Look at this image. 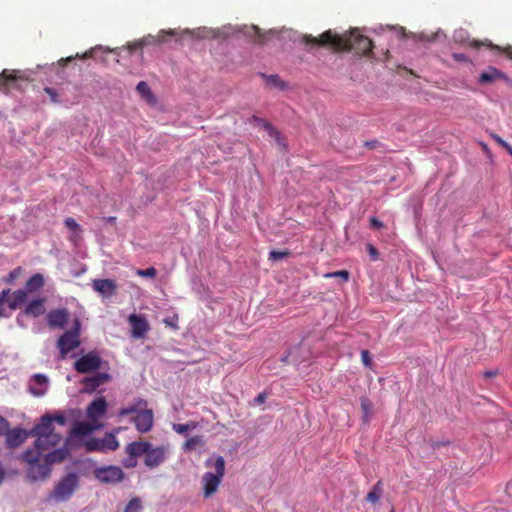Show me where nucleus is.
<instances>
[{
	"mask_svg": "<svg viewBox=\"0 0 512 512\" xmlns=\"http://www.w3.org/2000/svg\"><path fill=\"white\" fill-rule=\"evenodd\" d=\"M361 410L363 413L362 419L364 423H368L372 416L373 404L368 397L362 396L360 398Z\"/></svg>",
	"mask_w": 512,
	"mask_h": 512,
	"instance_id": "bb28decb",
	"label": "nucleus"
},
{
	"mask_svg": "<svg viewBox=\"0 0 512 512\" xmlns=\"http://www.w3.org/2000/svg\"><path fill=\"white\" fill-rule=\"evenodd\" d=\"M136 90L146 100H152L154 98L149 85L145 81H140L136 86Z\"/></svg>",
	"mask_w": 512,
	"mask_h": 512,
	"instance_id": "2f4dec72",
	"label": "nucleus"
},
{
	"mask_svg": "<svg viewBox=\"0 0 512 512\" xmlns=\"http://www.w3.org/2000/svg\"><path fill=\"white\" fill-rule=\"evenodd\" d=\"M28 293L25 290L19 289L13 292L12 298L9 301V308L12 310L17 309L26 302Z\"/></svg>",
	"mask_w": 512,
	"mask_h": 512,
	"instance_id": "393cba45",
	"label": "nucleus"
},
{
	"mask_svg": "<svg viewBox=\"0 0 512 512\" xmlns=\"http://www.w3.org/2000/svg\"><path fill=\"white\" fill-rule=\"evenodd\" d=\"M177 321H178V316H177V315H175V316H173V317H171V318H165V319L163 320V322H164L167 326H170V327H172V328H174V329H177V328H178V327H177V325H176V322H177Z\"/></svg>",
	"mask_w": 512,
	"mask_h": 512,
	"instance_id": "09e8293b",
	"label": "nucleus"
},
{
	"mask_svg": "<svg viewBox=\"0 0 512 512\" xmlns=\"http://www.w3.org/2000/svg\"><path fill=\"white\" fill-rule=\"evenodd\" d=\"M24 77L19 70L4 69L0 73V91L8 94L11 89L18 88V82Z\"/></svg>",
	"mask_w": 512,
	"mask_h": 512,
	"instance_id": "1a4fd4ad",
	"label": "nucleus"
},
{
	"mask_svg": "<svg viewBox=\"0 0 512 512\" xmlns=\"http://www.w3.org/2000/svg\"><path fill=\"white\" fill-rule=\"evenodd\" d=\"M197 427L196 422H189L186 424H173V430L178 434H184L190 429H195Z\"/></svg>",
	"mask_w": 512,
	"mask_h": 512,
	"instance_id": "473e14b6",
	"label": "nucleus"
},
{
	"mask_svg": "<svg viewBox=\"0 0 512 512\" xmlns=\"http://www.w3.org/2000/svg\"><path fill=\"white\" fill-rule=\"evenodd\" d=\"M383 494V482L381 480L372 487L371 491L366 495L365 500L371 504H377Z\"/></svg>",
	"mask_w": 512,
	"mask_h": 512,
	"instance_id": "a878e982",
	"label": "nucleus"
},
{
	"mask_svg": "<svg viewBox=\"0 0 512 512\" xmlns=\"http://www.w3.org/2000/svg\"><path fill=\"white\" fill-rule=\"evenodd\" d=\"M128 48L131 52L138 50L139 48L137 47V41H134L133 43H129Z\"/></svg>",
	"mask_w": 512,
	"mask_h": 512,
	"instance_id": "13d9d810",
	"label": "nucleus"
},
{
	"mask_svg": "<svg viewBox=\"0 0 512 512\" xmlns=\"http://www.w3.org/2000/svg\"><path fill=\"white\" fill-rule=\"evenodd\" d=\"M147 405V402L144 400V399H137L135 403L127 406V407H123L119 410L118 412V416L119 417H125V416H128V415H131L133 413H136L142 409L143 407H146Z\"/></svg>",
	"mask_w": 512,
	"mask_h": 512,
	"instance_id": "b1692460",
	"label": "nucleus"
},
{
	"mask_svg": "<svg viewBox=\"0 0 512 512\" xmlns=\"http://www.w3.org/2000/svg\"><path fill=\"white\" fill-rule=\"evenodd\" d=\"M136 274L141 277L154 278L157 274V270L154 267H149L147 269H138Z\"/></svg>",
	"mask_w": 512,
	"mask_h": 512,
	"instance_id": "58836bf2",
	"label": "nucleus"
},
{
	"mask_svg": "<svg viewBox=\"0 0 512 512\" xmlns=\"http://www.w3.org/2000/svg\"><path fill=\"white\" fill-rule=\"evenodd\" d=\"M176 31L173 29L170 30H161L157 36L147 35L139 40H137V47L143 48L147 45H153L157 43H162L166 41V36H175Z\"/></svg>",
	"mask_w": 512,
	"mask_h": 512,
	"instance_id": "dca6fc26",
	"label": "nucleus"
},
{
	"mask_svg": "<svg viewBox=\"0 0 512 512\" xmlns=\"http://www.w3.org/2000/svg\"><path fill=\"white\" fill-rule=\"evenodd\" d=\"M88 451H115L119 448V442L112 433H107L103 438H94L86 443Z\"/></svg>",
	"mask_w": 512,
	"mask_h": 512,
	"instance_id": "0eeeda50",
	"label": "nucleus"
},
{
	"mask_svg": "<svg viewBox=\"0 0 512 512\" xmlns=\"http://www.w3.org/2000/svg\"><path fill=\"white\" fill-rule=\"evenodd\" d=\"M22 274V268L21 267H16L15 269H13L8 277L6 278V282L7 283H11L13 282L15 279H17L20 275Z\"/></svg>",
	"mask_w": 512,
	"mask_h": 512,
	"instance_id": "79ce46f5",
	"label": "nucleus"
},
{
	"mask_svg": "<svg viewBox=\"0 0 512 512\" xmlns=\"http://www.w3.org/2000/svg\"><path fill=\"white\" fill-rule=\"evenodd\" d=\"M69 317L70 313L67 308L52 309L47 314V324L51 329H63Z\"/></svg>",
	"mask_w": 512,
	"mask_h": 512,
	"instance_id": "ddd939ff",
	"label": "nucleus"
},
{
	"mask_svg": "<svg viewBox=\"0 0 512 512\" xmlns=\"http://www.w3.org/2000/svg\"><path fill=\"white\" fill-rule=\"evenodd\" d=\"M66 454L67 453L65 450L56 449V450L48 452L45 455V461L47 462V464H50V465L53 463H56V462H61L65 459Z\"/></svg>",
	"mask_w": 512,
	"mask_h": 512,
	"instance_id": "c756f323",
	"label": "nucleus"
},
{
	"mask_svg": "<svg viewBox=\"0 0 512 512\" xmlns=\"http://www.w3.org/2000/svg\"><path fill=\"white\" fill-rule=\"evenodd\" d=\"M49 416L52 418V422L56 421L60 425H65L66 424V418L62 414H58V415H56L54 417L51 416V415H49Z\"/></svg>",
	"mask_w": 512,
	"mask_h": 512,
	"instance_id": "603ef678",
	"label": "nucleus"
},
{
	"mask_svg": "<svg viewBox=\"0 0 512 512\" xmlns=\"http://www.w3.org/2000/svg\"><path fill=\"white\" fill-rule=\"evenodd\" d=\"M64 224L65 226L73 231V232H77V233H81L82 232V229L80 227V225L76 222V220L72 217H67L65 220H64Z\"/></svg>",
	"mask_w": 512,
	"mask_h": 512,
	"instance_id": "e433bc0d",
	"label": "nucleus"
},
{
	"mask_svg": "<svg viewBox=\"0 0 512 512\" xmlns=\"http://www.w3.org/2000/svg\"><path fill=\"white\" fill-rule=\"evenodd\" d=\"M80 329V321L79 319H75L72 328L64 332L59 337L57 347L59 349L61 359H65L69 352L80 346Z\"/></svg>",
	"mask_w": 512,
	"mask_h": 512,
	"instance_id": "39448f33",
	"label": "nucleus"
},
{
	"mask_svg": "<svg viewBox=\"0 0 512 512\" xmlns=\"http://www.w3.org/2000/svg\"><path fill=\"white\" fill-rule=\"evenodd\" d=\"M45 300L43 298L33 299L25 308V314L33 317H39L45 312Z\"/></svg>",
	"mask_w": 512,
	"mask_h": 512,
	"instance_id": "aec40b11",
	"label": "nucleus"
},
{
	"mask_svg": "<svg viewBox=\"0 0 512 512\" xmlns=\"http://www.w3.org/2000/svg\"><path fill=\"white\" fill-rule=\"evenodd\" d=\"M504 77V74L498 69L491 67L488 71L482 72L479 76L481 84H489Z\"/></svg>",
	"mask_w": 512,
	"mask_h": 512,
	"instance_id": "4be33fe9",
	"label": "nucleus"
},
{
	"mask_svg": "<svg viewBox=\"0 0 512 512\" xmlns=\"http://www.w3.org/2000/svg\"><path fill=\"white\" fill-rule=\"evenodd\" d=\"M367 249H368V252H369L370 256H371L373 259H376V258H377V256H378V251H377V249H376L373 245H371V244H368V245H367Z\"/></svg>",
	"mask_w": 512,
	"mask_h": 512,
	"instance_id": "5fc2aeb1",
	"label": "nucleus"
},
{
	"mask_svg": "<svg viewBox=\"0 0 512 512\" xmlns=\"http://www.w3.org/2000/svg\"><path fill=\"white\" fill-rule=\"evenodd\" d=\"M30 391H31V393H32L33 395H35V396H41V395H43V394H44V392H45L44 390H37V389H35V388H33V387H30Z\"/></svg>",
	"mask_w": 512,
	"mask_h": 512,
	"instance_id": "4d7b16f0",
	"label": "nucleus"
},
{
	"mask_svg": "<svg viewBox=\"0 0 512 512\" xmlns=\"http://www.w3.org/2000/svg\"><path fill=\"white\" fill-rule=\"evenodd\" d=\"M122 464L126 468H135L137 466V458L135 456L128 455V457L122 461Z\"/></svg>",
	"mask_w": 512,
	"mask_h": 512,
	"instance_id": "37998d69",
	"label": "nucleus"
},
{
	"mask_svg": "<svg viewBox=\"0 0 512 512\" xmlns=\"http://www.w3.org/2000/svg\"><path fill=\"white\" fill-rule=\"evenodd\" d=\"M503 52L509 57L512 59V47L511 46H508L506 47Z\"/></svg>",
	"mask_w": 512,
	"mask_h": 512,
	"instance_id": "052dcab7",
	"label": "nucleus"
},
{
	"mask_svg": "<svg viewBox=\"0 0 512 512\" xmlns=\"http://www.w3.org/2000/svg\"><path fill=\"white\" fill-rule=\"evenodd\" d=\"M361 361L366 367H372V358L368 350H363L361 352Z\"/></svg>",
	"mask_w": 512,
	"mask_h": 512,
	"instance_id": "a19ab883",
	"label": "nucleus"
},
{
	"mask_svg": "<svg viewBox=\"0 0 512 512\" xmlns=\"http://www.w3.org/2000/svg\"><path fill=\"white\" fill-rule=\"evenodd\" d=\"M75 234H73L71 237H70V240L77 244L78 240L80 239V233H77V232H74Z\"/></svg>",
	"mask_w": 512,
	"mask_h": 512,
	"instance_id": "bf43d9fd",
	"label": "nucleus"
},
{
	"mask_svg": "<svg viewBox=\"0 0 512 512\" xmlns=\"http://www.w3.org/2000/svg\"><path fill=\"white\" fill-rule=\"evenodd\" d=\"M289 254H290V252L288 250H283V251L272 250L269 253V259L273 260V261H277V260H281L285 257H288Z\"/></svg>",
	"mask_w": 512,
	"mask_h": 512,
	"instance_id": "4c0bfd02",
	"label": "nucleus"
},
{
	"mask_svg": "<svg viewBox=\"0 0 512 512\" xmlns=\"http://www.w3.org/2000/svg\"><path fill=\"white\" fill-rule=\"evenodd\" d=\"M94 50H95V48H91L90 50L86 51L85 53H83L81 55L76 54L75 57L80 58V59L92 58L94 56Z\"/></svg>",
	"mask_w": 512,
	"mask_h": 512,
	"instance_id": "3c124183",
	"label": "nucleus"
},
{
	"mask_svg": "<svg viewBox=\"0 0 512 512\" xmlns=\"http://www.w3.org/2000/svg\"><path fill=\"white\" fill-rule=\"evenodd\" d=\"M204 444L203 437L202 436H193L189 439H187L184 443L183 449L184 451H192L197 446H202Z\"/></svg>",
	"mask_w": 512,
	"mask_h": 512,
	"instance_id": "7c9ffc66",
	"label": "nucleus"
},
{
	"mask_svg": "<svg viewBox=\"0 0 512 512\" xmlns=\"http://www.w3.org/2000/svg\"><path fill=\"white\" fill-rule=\"evenodd\" d=\"M151 442L149 441H134L126 445L125 452L127 455L135 456L136 458L146 455L150 449Z\"/></svg>",
	"mask_w": 512,
	"mask_h": 512,
	"instance_id": "6ab92c4d",
	"label": "nucleus"
},
{
	"mask_svg": "<svg viewBox=\"0 0 512 512\" xmlns=\"http://www.w3.org/2000/svg\"><path fill=\"white\" fill-rule=\"evenodd\" d=\"M79 486V478L75 473H68L62 477L49 493L47 500L57 503L66 502L71 499Z\"/></svg>",
	"mask_w": 512,
	"mask_h": 512,
	"instance_id": "20e7f679",
	"label": "nucleus"
},
{
	"mask_svg": "<svg viewBox=\"0 0 512 512\" xmlns=\"http://www.w3.org/2000/svg\"><path fill=\"white\" fill-rule=\"evenodd\" d=\"M391 512H395L394 509H392Z\"/></svg>",
	"mask_w": 512,
	"mask_h": 512,
	"instance_id": "338daca9",
	"label": "nucleus"
},
{
	"mask_svg": "<svg viewBox=\"0 0 512 512\" xmlns=\"http://www.w3.org/2000/svg\"><path fill=\"white\" fill-rule=\"evenodd\" d=\"M39 460L40 458L34 463H29L30 467L28 469V476L34 481L39 479H46L50 474V464H47L45 460L43 464H40Z\"/></svg>",
	"mask_w": 512,
	"mask_h": 512,
	"instance_id": "f3484780",
	"label": "nucleus"
},
{
	"mask_svg": "<svg viewBox=\"0 0 512 512\" xmlns=\"http://www.w3.org/2000/svg\"><path fill=\"white\" fill-rule=\"evenodd\" d=\"M254 120L261 123L263 128L269 133L270 136L275 137L277 140L279 139V132L269 122L263 121L257 117H255Z\"/></svg>",
	"mask_w": 512,
	"mask_h": 512,
	"instance_id": "72a5a7b5",
	"label": "nucleus"
},
{
	"mask_svg": "<svg viewBox=\"0 0 512 512\" xmlns=\"http://www.w3.org/2000/svg\"><path fill=\"white\" fill-rule=\"evenodd\" d=\"M95 476L103 483H117L124 478V472L120 467L107 466L96 469Z\"/></svg>",
	"mask_w": 512,
	"mask_h": 512,
	"instance_id": "9b49d317",
	"label": "nucleus"
},
{
	"mask_svg": "<svg viewBox=\"0 0 512 512\" xmlns=\"http://www.w3.org/2000/svg\"><path fill=\"white\" fill-rule=\"evenodd\" d=\"M6 445L9 448H16L23 444L29 437H36L32 448L22 454V460L27 463H34L42 457L43 453L56 447L62 440L60 434L55 432L52 426V418L49 414L41 417L40 422L31 430L14 428L7 430Z\"/></svg>",
	"mask_w": 512,
	"mask_h": 512,
	"instance_id": "f257e3e1",
	"label": "nucleus"
},
{
	"mask_svg": "<svg viewBox=\"0 0 512 512\" xmlns=\"http://www.w3.org/2000/svg\"><path fill=\"white\" fill-rule=\"evenodd\" d=\"M107 409V402L104 397L97 398L96 400L92 401L90 405L87 408V417L92 420L96 421L101 416L104 415Z\"/></svg>",
	"mask_w": 512,
	"mask_h": 512,
	"instance_id": "2eb2a0df",
	"label": "nucleus"
},
{
	"mask_svg": "<svg viewBox=\"0 0 512 512\" xmlns=\"http://www.w3.org/2000/svg\"><path fill=\"white\" fill-rule=\"evenodd\" d=\"M110 379V374L106 372H98L93 376L85 377L81 382L83 391L86 393H93L98 387L109 382Z\"/></svg>",
	"mask_w": 512,
	"mask_h": 512,
	"instance_id": "4468645a",
	"label": "nucleus"
},
{
	"mask_svg": "<svg viewBox=\"0 0 512 512\" xmlns=\"http://www.w3.org/2000/svg\"><path fill=\"white\" fill-rule=\"evenodd\" d=\"M244 33L255 43L264 44L266 42L267 35L262 33L258 26L252 25L250 27H245Z\"/></svg>",
	"mask_w": 512,
	"mask_h": 512,
	"instance_id": "5701e85b",
	"label": "nucleus"
},
{
	"mask_svg": "<svg viewBox=\"0 0 512 512\" xmlns=\"http://www.w3.org/2000/svg\"><path fill=\"white\" fill-rule=\"evenodd\" d=\"M33 381L39 386H45L48 383V378L44 374H35L33 376Z\"/></svg>",
	"mask_w": 512,
	"mask_h": 512,
	"instance_id": "c03bdc74",
	"label": "nucleus"
},
{
	"mask_svg": "<svg viewBox=\"0 0 512 512\" xmlns=\"http://www.w3.org/2000/svg\"><path fill=\"white\" fill-rule=\"evenodd\" d=\"M10 293V290L7 289V290H3L1 293H0V318L1 317H4L6 316L5 315V308H4V304L7 300V297Z\"/></svg>",
	"mask_w": 512,
	"mask_h": 512,
	"instance_id": "ea45409f",
	"label": "nucleus"
},
{
	"mask_svg": "<svg viewBox=\"0 0 512 512\" xmlns=\"http://www.w3.org/2000/svg\"><path fill=\"white\" fill-rule=\"evenodd\" d=\"M168 454V447L161 445V446H153L151 443L150 449H148L145 458H144V464L149 469H154L160 466L167 457Z\"/></svg>",
	"mask_w": 512,
	"mask_h": 512,
	"instance_id": "6e6552de",
	"label": "nucleus"
},
{
	"mask_svg": "<svg viewBox=\"0 0 512 512\" xmlns=\"http://www.w3.org/2000/svg\"><path fill=\"white\" fill-rule=\"evenodd\" d=\"M206 467L213 466L215 472H206L202 476L203 495L205 498L211 497L218 489L225 475V461L222 456L215 459L209 458L205 462Z\"/></svg>",
	"mask_w": 512,
	"mask_h": 512,
	"instance_id": "7ed1b4c3",
	"label": "nucleus"
},
{
	"mask_svg": "<svg viewBox=\"0 0 512 512\" xmlns=\"http://www.w3.org/2000/svg\"><path fill=\"white\" fill-rule=\"evenodd\" d=\"M135 428L140 433H147L149 432L154 423V415L153 411L151 409H146L143 407V409H140L136 416L132 419Z\"/></svg>",
	"mask_w": 512,
	"mask_h": 512,
	"instance_id": "9d476101",
	"label": "nucleus"
},
{
	"mask_svg": "<svg viewBox=\"0 0 512 512\" xmlns=\"http://www.w3.org/2000/svg\"><path fill=\"white\" fill-rule=\"evenodd\" d=\"M452 58L457 62H467L468 57L463 53H453Z\"/></svg>",
	"mask_w": 512,
	"mask_h": 512,
	"instance_id": "8fccbe9b",
	"label": "nucleus"
},
{
	"mask_svg": "<svg viewBox=\"0 0 512 512\" xmlns=\"http://www.w3.org/2000/svg\"><path fill=\"white\" fill-rule=\"evenodd\" d=\"M301 42L311 48L325 47L330 48L335 52L353 51L359 55H368L373 48L371 39L359 34L355 30L344 34H338L332 30H327L318 37L305 34L302 36Z\"/></svg>",
	"mask_w": 512,
	"mask_h": 512,
	"instance_id": "f03ea898",
	"label": "nucleus"
},
{
	"mask_svg": "<svg viewBox=\"0 0 512 512\" xmlns=\"http://www.w3.org/2000/svg\"><path fill=\"white\" fill-rule=\"evenodd\" d=\"M44 285V277L40 273L32 275L26 282L25 291L27 293L35 292L41 289Z\"/></svg>",
	"mask_w": 512,
	"mask_h": 512,
	"instance_id": "412c9836",
	"label": "nucleus"
},
{
	"mask_svg": "<svg viewBox=\"0 0 512 512\" xmlns=\"http://www.w3.org/2000/svg\"><path fill=\"white\" fill-rule=\"evenodd\" d=\"M9 429V422L2 416H0V436L5 434Z\"/></svg>",
	"mask_w": 512,
	"mask_h": 512,
	"instance_id": "de8ad7c7",
	"label": "nucleus"
},
{
	"mask_svg": "<svg viewBox=\"0 0 512 512\" xmlns=\"http://www.w3.org/2000/svg\"><path fill=\"white\" fill-rule=\"evenodd\" d=\"M266 399V395L264 393H260L255 399H254V402L255 404H262L264 403Z\"/></svg>",
	"mask_w": 512,
	"mask_h": 512,
	"instance_id": "6e6d98bb",
	"label": "nucleus"
},
{
	"mask_svg": "<svg viewBox=\"0 0 512 512\" xmlns=\"http://www.w3.org/2000/svg\"><path fill=\"white\" fill-rule=\"evenodd\" d=\"M93 289L105 297L116 293L117 285L111 279H97L93 281Z\"/></svg>",
	"mask_w": 512,
	"mask_h": 512,
	"instance_id": "a211bd4d",
	"label": "nucleus"
},
{
	"mask_svg": "<svg viewBox=\"0 0 512 512\" xmlns=\"http://www.w3.org/2000/svg\"><path fill=\"white\" fill-rule=\"evenodd\" d=\"M370 225L372 228H376V229H380L384 226L383 223L380 220H378L376 217H372L370 219Z\"/></svg>",
	"mask_w": 512,
	"mask_h": 512,
	"instance_id": "864d4df0",
	"label": "nucleus"
},
{
	"mask_svg": "<svg viewBox=\"0 0 512 512\" xmlns=\"http://www.w3.org/2000/svg\"><path fill=\"white\" fill-rule=\"evenodd\" d=\"M349 272L347 270H340L335 272H328L324 275L325 278H341L343 282L349 280Z\"/></svg>",
	"mask_w": 512,
	"mask_h": 512,
	"instance_id": "c9c22d12",
	"label": "nucleus"
},
{
	"mask_svg": "<svg viewBox=\"0 0 512 512\" xmlns=\"http://www.w3.org/2000/svg\"><path fill=\"white\" fill-rule=\"evenodd\" d=\"M141 508L142 505L140 499L133 498L127 503L124 512H139Z\"/></svg>",
	"mask_w": 512,
	"mask_h": 512,
	"instance_id": "f704fd0d",
	"label": "nucleus"
},
{
	"mask_svg": "<svg viewBox=\"0 0 512 512\" xmlns=\"http://www.w3.org/2000/svg\"><path fill=\"white\" fill-rule=\"evenodd\" d=\"M497 374H498V372H497V371H486V372L484 373V376H485V377H487V378H491V377L496 376Z\"/></svg>",
	"mask_w": 512,
	"mask_h": 512,
	"instance_id": "680f3d73",
	"label": "nucleus"
},
{
	"mask_svg": "<svg viewBox=\"0 0 512 512\" xmlns=\"http://www.w3.org/2000/svg\"><path fill=\"white\" fill-rule=\"evenodd\" d=\"M73 58H74V57L70 56V57H67L66 59H61L60 61H61V62H65V63H66V62L71 61Z\"/></svg>",
	"mask_w": 512,
	"mask_h": 512,
	"instance_id": "0e129e2a",
	"label": "nucleus"
},
{
	"mask_svg": "<svg viewBox=\"0 0 512 512\" xmlns=\"http://www.w3.org/2000/svg\"><path fill=\"white\" fill-rule=\"evenodd\" d=\"M93 430L94 427L91 424L86 422H78L73 426L71 434L73 436H86L92 433Z\"/></svg>",
	"mask_w": 512,
	"mask_h": 512,
	"instance_id": "cd10ccee",
	"label": "nucleus"
},
{
	"mask_svg": "<svg viewBox=\"0 0 512 512\" xmlns=\"http://www.w3.org/2000/svg\"><path fill=\"white\" fill-rule=\"evenodd\" d=\"M261 76L264 78L268 86L275 87L280 90H284L287 87V84L278 75L261 74Z\"/></svg>",
	"mask_w": 512,
	"mask_h": 512,
	"instance_id": "c85d7f7f",
	"label": "nucleus"
},
{
	"mask_svg": "<svg viewBox=\"0 0 512 512\" xmlns=\"http://www.w3.org/2000/svg\"><path fill=\"white\" fill-rule=\"evenodd\" d=\"M105 220H106L107 222H109V223H113V222H115L116 217L110 216V217L105 218Z\"/></svg>",
	"mask_w": 512,
	"mask_h": 512,
	"instance_id": "e2e57ef3",
	"label": "nucleus"
},
{
	"mask_svg": "<svg viewBox=\"0 0 512 512\" xmlns=\"http://www.w3.org/2000/svg\"><path fill=\"white\" fill-rule=\"evenodd\" d=\"M44 91L49 95L50 100H51L52 103H58L59 102L58 94H57L55 89H53L51 87H45Z\"/></svg>",
	"mask_w": 512,
	"mask_h": 512,
	"instance_id": "a18cd8bd",
	"label": "nucleus"
},
{
	"mask_svg": "<svg viewBox=\"0 0 512 512\" xmlns=\"http://www.w3.org/2000/svg\"><path fill=\"white\" fill-rule=\"evenodd\" d=\"M103 360L95 351H91L81 356L74 363V369L81 374L91 373L102 367Z\"/></svg>",
	"mask_w": 512,
	"mask_h": 512,
	"instance_id": "423d86ee",
	"label": "nucleus"
},
{
	"mask_svg": "<svg viewBox=\"0 0 512 512\" xmlns=\"http://www.w3.org/2000/svg\"><path fill=\"white\" fill-rule=\"evenodd\" d=\"M493 140L499 145L501 146L502 148H504L505 150L507 149V147L510 146V144L508 142H506L505 140H503L499 135L497 134H492L491 135Z\"/></svg>",
	"mask_w": 512,
	"mask_h": 512,
	"instance_id": "49530a36",
	"label": "nucleus"
},
{
	"mask_svg": "<svg viewBox=\"0 0 512 512\" xmlns=\"http://www.w3.org/2000/svg\"><path fill=\"white\" fill-rule=\"evenodd\" d=\"M131 326V336L136 339L143 338L150 330V325L144 315L131 314L128 317Z\"/></svg>",
	"mask_w": 512,
	"mask_h": 512,
	"instance_id": "f8f14e48",
	"label": "nucleus"
},
{
	"mask_svg": "<svg viewBox=\"0 0 512 512\" xmlns=\"http://www.w3.org/2000/svg\"><path fill=\"white\" fill-rule=\"evenodd\" d=\"M506 151L512 156V146L507 147Z\"/></svg>",
	"mask_w": 512,
	"mask_h": 512,
	"instance_id": "69168bd1",
	"label": "nucleus"
}]
</instances>
